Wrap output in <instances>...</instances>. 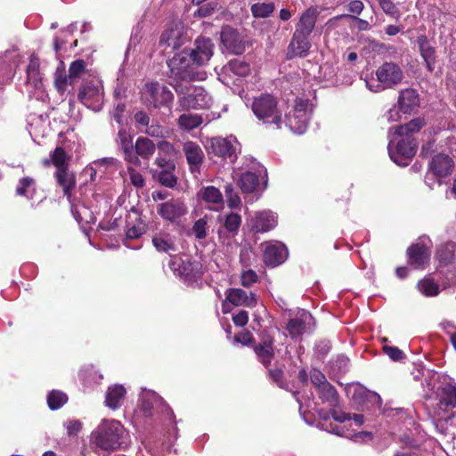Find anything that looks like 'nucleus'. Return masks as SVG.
<instances>
[{"instance_id":"4468645a","label":"nucleus","mask_w":456,"mask_h":456,"mask_svg":"<svg viewBox=\"0 0 456 456\" xmlns=\"http://www.w3.org/2000/svg\"><path fill=\"white\" fill-rule=\"evenodd\" d=\"M169 265L174 273L188 284L196 282L203 273L202 265L199 261L172 260Z\"/></svg>"},{"instance_id":"dca6fc26","label":"nucleus","mask_w":456,"mask_h":456,"mask_svg":"<svg viewBox=\"0 0 456 456\" xmlns=\"http://www.w3.org/2000/svg\"><path fill=\"white\" fill-rule=\"evenodd\" d=\"M250 161L249 169L241 173L238 180V185L244 192L254 191L259 185L260 177L264 178L266 175V170L261 164L255 159Z\"/></svg>"},{"instance_id":"c756f323","label":"nucleus","mask_w":456,"mask_h":456,"mask_svg":"<svg viewBox=\"0 0 456 456\" xmlns=\"http://www.w3.org/2000/svg\"><path fill=\"white\" fill-rule=\"evenodd\" d=\"M226 300L234 305L253 307L256 304V295L252 292L247 293L241 289H229L226 291Z\"/></svg>"},{"instance_id":"5701e85b","label":"nucleus","mask_w":456,"mask_h":456,"mask_svg":"<svg viewBox=\"0 0 456 456\" xmlns=\"http://www.w3.org/2000/svg\"><path fill=\"white\" fill-rule=\"evenodd\" d=\"M309 36L294 31L287 49V58L305 57L311 48Z\"/></svg>"},{"instance_id":"c9c22d12","label":"nucleus","mask_w":456,"mask_h":456,"mask_svg":"<svg viewBox=\"0 0 456 456\" xmlns=\"http://www.w3.org/2000/svg\"><path fill=\"white\" fill-rule=\"evenodd\" d=\"M55 178L60 186L62 187L64 195L67 196L69 201H71V191L75 187V176L68 168L60 169L55 171Z\"/></svg>"},{"instance_id":"6e6552de","label":"nucleus","mask_w":456,"mask_h":456,"mask_svg":"<svg viewBox=\"0 0 456 456\" xmlns=\"http://www.w3.org/2000/svg\"><path fill=\"white\" fill-rule=\"evenodd\" d=\"M392 131L393 128H389L388 135L390 137V141L387 146L389 157L396 165L405 167L415 155L418 143L412 137L402 136L395 145H394L395 135H392Z\"/></svg>"},{"instance_id":"f704fd0d","label":"nucleus","mask_w":456,"mask_h":456,"mask_svg":"<svg viewBox=\"0 0 456 456\" xmlns=\"http://www.w3.org/2000/svg\"><path fill=\"white\" fill-rule=\"evenodd\" d=\"M417 44L423 58L426 66L429 71H433L436 63V51L435 48L429 44L428 37L421 35L417 38Z\"/></svg>"},{"instance_id":"0e129e2a","label":"nucleus","mask_w":456,"mask_h":456,"mask_svg":"<svg viewBox=\"0 0 456 456\" xmlns=\"http://www.w3.org/2000/svg\"><path fill=\"white\" fill-rule=\"evenodd\" d=\"M257 275L253 270H247L242 272L240 275V283L243 287H250L257 281Z\"/></svg>"},{"instance_id":"f8f14e48","label":"nucleus","mask_w":456,"mask_h":456,"mask_svg":"<svg viewBox=\"0 0 456 456\" xmlns=\"http://www.w3.org/2000/svg\"><path fill=\"white\" fill-rule=\"evenodd\" d=\"M187 41L184 28L180 20H173L167 24L159 38V45L165 50L170 48L172 51L178 49Z\"/></svg>"},{"instance_id":"69168bd1","label":"nucleus","mask_w":456,"mask_h":456,"mask_svg":"<svg viewBox=\"0 0 456 456\" xmlns=\"http://www.w3.org/2000/svg\"><path fill=\"white\" fill-rule=\"evenodd\" d=\"M67 434L71 436H77L82 429V423L78 419H68L64 423Z\"/></svg>"},{"instance_id":"de8ad7c7","label":"nucleus","mask_w":456,"mask_h":456,"mask_svg":"<svg viewBox=\"0 0 456 456\" xmlns=\"http://www.w3.org/2000/svg\"><path fill=\"white\" fill-rule=\"evenodd\" d=\"M417 288L425 297H436L440 291L438 284L430 277H425L419 281Z\"/></svg>"},{"instance_id":"09e8293b","label":"nucleus","mask_w":456,"mask_h":456,"mask_svg":"<svg viewBox=\"0 0 456 456\" xmlns=\"http://www.w3.org/2000/svg\"><path fill=\"white\" fill-rule=\"evenodd\" d=\"M175 170H159L153 174L154 178L163 186L174 188L177 183V178L174 174Z\"/></svg>"},{"instance_id":"f257e3e1","label":"nucleus","mask_w":456,"mask_h":456,"mask_svg":"<svg viewBox=\"0 0 456 456\" xmlns=\"http://www.w3.org/2000/svg\"><path fill=\"white\" fill-rule=\"evenodd\" d=\"M91 444L95 449L114 451L126 447L130 436L120 421L104 419L92 432Z\"/></svg>"},{"instance_id":"a878e982","label":"nucleus","mask_w":456,"mask_h":456,"mask_svg":"<svg viewBox=\"0 0 456 456\" xmlns=\"http://www.w3.org/2000/svg\"><path fill=\"white\" fill-rule=\"evenodd\" d=\"M183 151L191 172L193 174L200 173V168L204 159V153L200 146L196 142H187L183 143Z\"/></svg>"},{"instance_id":"2eb2a0df","label":"nucleus","mask_w":456,"mask_h":456,"mask_svg":"<svg viewBox=\"0 0 456 456\" xmlns=\"http://www.w3.org/2000/svg\"><path fill=\"white\" fill-rule=\"evenodd\" d=\"M240 142L231 135L226 138L216 137L210 140L209 149L215 155L234 162L240 151Z\"/></svg>"},{"instance_id":"4be33fe9","label":"nucleus","mask_w":456,"mask_h":456,"mask_svg":"<svg viewBox=\"0 0 456 456\" xmlns=\"http://www.w3.org/2000/svg\"><path fill=\"white\" fill-rule=\"evenodd\" d=\"M151 242L159 253L171 255L176 250L175 238L167 229H156L151 235Z\"/></svg>"},{"instance_id":"a19ab883","label":"nucleus","mask_w":456,"mask_h":456,"mask_svg":"<svg viewBox=\"0 0 456 456\" xmlns=\"http://www.w3.org/2000/svg\"><path fill=\"white\" fill-rule=\"evenodd\" d=\"M319 399L330 407H336L338 403V395L335 387L330 383L324 384L314 391Z\"/></svg>"},{"instance_id":"37998d69","label":"nucleus","mask_w":456,"mask_h":456,"mask_svg":"<svg viewBox=\"0 0 456 456\" xmlns=\"http://www.w3.org/2000/svg\"><path fill=\"white\" fill-rule=\"evenodd\" d=\"M69 156L61 147H57L55 150L50 154V159H45L44 161L45 165H49L51 162L55 167L56 170L68 168Z\"/></svg>"},{"instance_id":"6e6d98bb","label":"nucleus","mask_w":456,"mask_h":456,"mask_svg":"<svg viewBox=\"0 0 456 456\" xmlns=\"http://www.w3.org/2000/svg\"><path fill=\"white\" fill-rule=\"evenodd\" d=\"M236 233H230L227 230L222 226L217 229V239L218 242L225 247H231L235 240Z\"/></svg>"},{"instance_id":"e2e57ef3","label":"nucleus","mask_w":456,"mask_h":456,"mask_svg":"<svg viewBox=\"0 0 456 456\" xmlns=\"http://www.w3.org/2000/svg\"><path fill=\"white\" fill-rule=\"evenodd\" d=\"M342 18H351V19H353L356 22V28L360 31H366V30L370 29L371 26H370V24L367 20L360 19V18H358L357 16H354V15L341 14V15H338V16L334 17L333 20H339V19H342ZM331 20H332V19L330 20V21H331Z\"/></svg>"},{"instance_id":"ea45409f","label":"nucleus","mask_w":456,"mask_h":456,"mask_svg":"<svg viewBox=\"0 0 456 456\" xmlns=\"http://www.w3.org/2000/svg\"><path fill=\"white\" fill-rule=\"evenodd\" d=\"M424 126L425 121L423 118H414L404 125L393 128L394 135L412 137V134L419 132Z\"/></svg>"},{"instance_id":"0eeeda50","label":"nucleus","mask_w":456,"mask_h":456,"mask_svg":"<svg viewBox=\"0 0 456 456\" xmlns=\"http://www.w3.org/2000/svg\"><path fill=\"white\" fill-rule=\"evenodd\" d=\"M169 79L174 83H185L187 81L201 80L203 74L194 70L192 61L188 52L175 55L168 62Z\"/></svg>"},{"instance_id":"a211bd4d","label":"nucleus","mask_w":456,"mask_h":456,"mask_svg":"<svg viewBox=\"0 0 456 456\" xmlns=\"http://www.w3.org/2000/svg\"><path fill=\"white\" fill-rule=\"evenodd\" d=\"M214 44L211 39L200 37L195 41V48L189 52L192 63L203 66L208 62L213 55Z\"/></svg>"},{"instance_id":"13d9d810","label":"nucleus","mask_w":456,"mask_h":456,"mask_svg":"<svg viewBox=\"0 0 456 456\" xmlns=\"http://www.w3.org/2000/svg\"><path fill=\"white\" fill-rule=\"evenodd\" d=\"M46 121V118H44L42 116H31L29 120V134L35 136H38L40 134H42V136H44V130L41 131L39 125L45 124Z\"/></svg>"},{"instance_id":"72a5a7b5","label":"nucleus","mask_w":456,"mask_h":456,"mask_svg":"<svg viewBox=\"0 0 456 456\" xmlns=\"http://www.w3.org/2000/svg\"><path fill=\"white\" fill-rule=\"evenodd\" d=\"M126 394V390L122 385L115 384L109 387L105 394V405L111 410L120 408Z\"/></svg>"},{"instance_id":"cd10ccee","label":"nucleus","mask_w":456,"mask_h":456,"mask_svg":"<svg viewBox=\"0 0 456 456\" xmlns=\"http://www.w3.org/2000/svg\"><path fill=\"white\" fill-rule=\"evenodd\" d=\"M78 377L84 387L89 390L94 389L103 379V375L94 365L83 366Z\"/></svg>"},{"instance_id":"2f4dec72","label":"nucleus","mask_w":456,"mask_h":456,"mask_svg":"<svg viewBox=\"0 0 456 456\" xmlns=\"http://www.w3.org/2000/svg\"><path fill=\"white\" fill-rule=\"evenodd\" d=\"M118 142L123 151L125 160L136 167L142 165L141 159H137L133 153V142L130 134L125 130L120 129L118 133Z\"/></svg>"},{"instance_id":"79ce46f5","label":"nucleus","mask_w":456,"mask_h":456,"mask_svg":"<svg viewBox=\"0 0 456 456\" xmlns=\"http://www.w3.org/2000/svg\"><path fill=\"white\" fill-rule=\"evenodd\" d=\"M273 340L267 339L263 341L254 347V351L258 358V360L265 366L270 364L272 359L273 358Z\"/></svg>"},{"instance_id":"473e14b6","label":"nucleus","mask_w":456,"mask_h":456,"mask_svg":"<svg viewBox=\"0 0 456 456\" xmlns=\"http://www.w3.org/2000/svg\"><path fill=\"white\" fill-rule=\"evenodd\" d=\"M198 197L206 203L213 204V207H209L212 210H218L224 205L222 192L218 188L212 185L202 187L198 192Z\"/></svg>"},{"instance_id":"bb28decb","label":"nucleus","mask_w":456,"mask_h":456,"mask_svg":"<svg viewBox=\"0 0 456 456\" xmlns=\"http://www.w3.org/2000/svg\"><path fill=\"white\" fill-rule=\"evenodd\" d=\"M320 14L317 6H311L307 8L301 15L296 24L295 31L310 36L315 28L317 18Z\"/></svg>"},{"instance_id":"a18cd8bd","label":"nucleus","mask_w":456,"mask_h":456,"mask_svg":"<svg viewBox=\"0 0 456 456\" xmlns=\"http://www.w3.org/2000/svg\"><path fill=\"white\" fill-rule=\"evenodd\" d=\"M456 244L453 242H446L439 246L436 250V258L440 264L446 265L454 258Z\"/></svg>"},{"instance_id":"58836bf2","label":"nucleus","mask_w":456,"mask_h":456,"mask_svg":"<svg viewBox=\"0 0 456 456\" xmlns=\"http://www.w3.org/2000/svg\"><path fill=\"white\" fill-rule=\"evenodd\" d=\"M39 59L31 55L27 67V84L38 89L42 85V76L39 70Z\"/></svg>"},{"instance_id":"9b49d317","label":"nucleus","mask_w":456,"mask_h":456,"mask_svg":"<svg viewBox=\"0 0 456 456\" xmlns=\"http://www.w3.org/2000/svg\"><path fill=\"white\" fill-rule=\"evenodd\" d=\"M79 101L88 109L99 111L103 103V92L102 81L94 77L82 86L78 94Z\"/></svg>"},{"instance_id":"4c0bfd02","label":"nucleus","mask_w":456,"mask_h":456,"mask_svg":"<svg viewBox=\"0 0 456 456\" xmlns=\"http://www.w3.org/2000/svg\"><path fill=\"white\" fill-rule=\"evenodd\" d=\"M156 151V145L154 142L146 137H139L135 141L133 146V153L137 159L140 158L143 159H149L152 157Z\"/></svg>"},{"instance_id":"7ed1b4c3","label":"nucleus","mask_w":456,"mask_h":456,"mask_svg":"<svg viewBox=\"0 0 456 456\" xmlns=\"http://www.w3.org/2000/svg\"><path fill=\"white\" fill-rule=\"evenodd\" d=\"M179 95L178 105L182 110L206 109L212 103V97L202 86L185 83L170 82Z\"/></svg>"},{"instance_id":"7c9ffc66","label":"nucleus","mask_w":456,"mask_h":456,"mask_svg":"<svg viewBox=\"0 0 456 456\" xmlns=\"http://www.w3.org/2000/svg\"><path fill=\"white\" fill-rule=\"evenodd\" d=\"M70 203L71 213L79 224H91L96 221L95 215L92 209L86 206L83 202H77L75 199H72Z\"/></svg>"},{"instance_id":"680f3d73","label":"nucleus","mask_w":456,"mask_h":456,"mask_svg":"<svg viewBox=\"0 0 456 456\" xmlns=\"http://www.w3.org/2000/svg\"><path fill=\"white\" fill-rule=\"evenodd\" d=\"M310 379L312 384L314 385V391L320 388L324 384H328L326 377L320 370L314 369L310 372Z\"/></svg>"},{"instance_id":"338daca9","label":"nucleus","mask_w":456,"mask_h":456,"mask_svg":"<svg viewBox=\"0 0 456 456\" xmlns=\"http://www.w3.org/2000/svg\"><path fill=\"white\" fill-rule=\"evenodd\" d=\"M157 147L159 149V154L163 153L168 157H175L177 155L176 150L169 142L164 140L160 141L158 142Z\"/></svg>"},{"instance_id":"aec40b11","label":"nucleus","mask_w":456,"mask_h":456,"mask_svg":"<svg viewBox=\"0 0 456 456\" xmlns=\"http://www.w3.org/2000/svg\"><path fill=\"white\" fill-rule=\"evenodd\" d=\"M250 69L248 63L240 60H232L222 69V82L226 86H230L233 77H237L234 80H238L249 74ZM235 84V81H232Z\"/></svg>"},{"instance_id":"393cba45","label":"nucleus","mask_w":456,"mask_h":456,"mask_svg":"<svg viewBox=\"0 0 456 456\" xmlns=\"http://www.w3.org/2000/svg\"><path fill=\"white\" fill-rule=\"evenodd\" d=\"M288 257V248L281 242L268 244L264 251V260L268 266H277Z\"/></svg>"},{"instance_id":"f03ea898","label":"nucleus","mask_w":456,"mask_h":456,"mask_svg":"<svg viewBox=\"0 0 456 456\" xmlns=\"http://www.w3.org/2000/svg\"><path fill=\"white\" fill-rule=\"evenodd\" d=\"M437 403L433 406L432 422L436 428L445 435L446 424L456 413V386L451 382L444 383L436 387Z\"/></svg>"},{"instance_id":"423d86ee","label":"nucleus","mask_w":456,"mask_h":456,"mask_svg":"<svg viewBox=\"0 0 456 456\" xmlns=\"http://www.w3.org/2000/svg\"><path fill=\"white\" fill-rule=\"evenodd\" d=\"M376 77V79L365 78V86L370 91L379 93L400 84L403 78V72L399 65L385 62L377 69Z\"/></svg>"},{"instance_id":"49530a36","label":"nucleus","mask_w":456,"mask_h":456,"mask_svg":"<svg viewBox=\"0 0 456 456\" xmlns=\"http://www.w3.org/2000/svg\"><path fill=\"white\" fill-rule=\"evenodd\" d=\"M220 226L225 228L230 233L238 234L239 229L241 225V217L239 214L230 213L225 215L224 218H218Z\"/></svg>"},{"instance_id":"6ab92c4d","label":"nucleus","mask_w":456,"mask_h":456,"mask_svg":"<svg viewBox=\"0 0 456 456\" xmlns=\"http://www.w3.org/2000/svg\"><path fill=\"white\" fill-rule=\"evenodd\" d=\"M312 322L313 316L308 311L303 309L298 310L297 314L289 320L286 330L291 338H297L305 332Z\"/></svg>"},{"instance_id":"412c9836","label":"nucleus","mask_w":456,"mask_h":456,"mask_svg":"<svg viewBox=\"0 0 456 456\" xmlns=\"http://www.w3.org/2000/svg\"><path fill=\"white\" fill-rule=\"evenodd\" d=\"M221 42L223 47L230 53L241 54L245 51L244 43L239 33L230 26L223 27Z\"/></svg>"},{"instance_id":"603ef678","label":"nucleus","mask_w":456,"mask_h":456,"mask_svg":"<svg viewBox=\"0 0 456 456\" xmlns=\"http://www.w3.org/2000/svg\"><path fill=\"white\" fill-rule=\"evenodd\" d=\"M68 401V396L63 392L53 390L47 396V403L51 410H58Z\"/></svg>"},{"instance_id":"b1692460","label":"nucleus","mask_w":456,"mask_h":456,"mask_svg":"<svg viewBox=\"0 0 456 456\" xmlns=\"http://www.w3.org/2000/svg\"><path fill=\"white\" fill-rule=\"evenodd\" d=\"M277 215L271 210L256 212L251 219L252 229L256 232H266L276 227Z\"/></svg>"},{"instance_id":"39448f33","label":"nucleus","mask_w":456,"mask_h":456,"mask_svg":"<svg viewBox=\"0 0 456 456\" xmlns=\"http://www.w3.org/2000/svg\"><path fill=\"white\" fill-rule=\"evenodd\" d=\"M135 414L138 417L150 418L155 414H161L165 419L173 423L174 413L169 407L157 393L152 390L142 389L138 401Z\"/></svg>"},{"instance_id":"c03bdc74","label":"nucleus","mask_w":456,"mask_h":456,"mask_svg":"<svg viewBox=\"0 0 456 456\" xmlns=\"http://www.w3.org/2000/svg\"><path fill=\"white\" fill-rule=\"evenodd\" d=\"M36 193V183L33 178L26 176L21 178L16 187V194L32 200Z\"/></svg>"},{"instance_id":"774afa93","label":"nucleus","mask_w":456,"mask_h":456,"mask_svg":"<svg viewBox=\"0 0 456 456\" xmlns=\"http://www.w3.org/2000/svg\"><path fill=\"white\" fill-rule=\"evenodd\" d=\"M401 112L403 111L400 109V106L394 105L388 110L384 117L389 123L398 122L402 118Z\"/></svg>"},{"instance_id":"052dcab7","label":"nucleus","mask_w":456,"mask_h":456,"mask_svg":"<svg viewBox=\"0 0 456 456\" xmlns=\"http://www.w3.org/2000/svg\"><path fill=\"white\" fill-rule=\"evenodd\" d=\"M383 351L394 362H400L405 358L404 353L396 346L385 345Z\"/></svg>"},{"instance_id":"864d4df0","label":"nucleus","mask_w":456,"mask_h":456,"mask_svg":"<svg viewBox=\"0 0 456 456\" xmlns=\"http://www.w3.org/2000/svg\"><path fill=\"white\" fill-rule=\"evenodd\" d=\"M86 69V62L83 60H77L73 61L69 69V84H74L75 79L79 77Z\"/></svg>"},{"instance_id":"3c124183","label":"nucleus","mask_w":456,"mask_h":456,"mask_svg":"<svg viewBox=\"0 0 456 456\" xmlns=\"http://www.w3.org/2000/svg\"><path fill=\"white\" fill-rule=\"evenodd\" d=\"M274 11V4L268 3H256L251 5V12L255 18H266L270 16Z\"/></svg>"},{"instance_id":"5fc2aeb1","label":"nucleus","mask_w":456,"mask_h":456,"mask_svg":"<svg viewBox=\"0 0 456 456\" xmlns=\"http://www.w3.org/2000/svg\"><path fill=\"white\" fill-rule=\"evenodd\" d=\"M382 11L395 18V20H399L401 17V12L397 6L392 2V0H378Z\"/></svg>"},{"instance_id":"1a4fd4ad","label":"nucleus","mask_w":456,"mask_h":456,"mask_svg":"<svg viewBox=\"0 0 456 456\" xmlns=\"http://www.w3.org/2000/svg\"><path fill=\"white\" fill-rule=\"evenodd\" d=\"M313 112L308 99L297 98L293 109L286 115V126L295 134H302L306 131Z\"/></svg>"},{"instance_id":"20e7f679","label":"nucleus","mask_w":456,"mask_h":456,"mask_svg":"<svg viewBox=\"0 0 456 456\" xmlns=\"http://www.w3.org/2000/svg\"><path fill=\"white\" fill-rule=\"evenodd\" d=\"M251 110L263 125L281 129L283 123L282 110L277 99L269 94H262L253 99Z\"/></svg>"},{"instance_id":"f3484780","label":"nucleus","mask_w":456,"mask_h":456,"mask_svg":"<svg viewBox=\"0 0 456 456\" xmlns=\"http://www.w3.org/2000/svg\"><path fill=\"white\" fill-rule=\"evenodd\" d=\"M157 213L163 219L175 223L187 213V208L183 200L172 199L159 204Z\"/></svg>"},{"instance_id":"bf43d9fd","label":"nucleus","mask_w":456,"mask_h":456,"mask_svg":"<svg viewBox=\"0 0 456 456\" xmlns=\"http://www.w3.org/2000/svg\"><path fill=\"white\" fill-rule=\"evenodd\" d=\"M207 225L208 222L206 218H200L194 223L192 232L197 239L202 240L207 237Z\"/></svg>"},{"instance_id":"ddd939ff","label":"nucleus","mask_w":456,"mask_h":456,"mask_svg":"<svg viewBox=\"0 0 456 456\" xmlns=\"http://www.w3.org/2000/svg\"><path fill=\"white\" fill-rule=\"evenodd\" d=\"M431 246L428 237H419L418 242L408 248V263L414 269H423L429 261Z\"/></svg>"},{"instance_id":"c85d7f7f","label":"nucleus","mask_w":456,"mask_h":456,"mask_svg":"<svg viewBox=\"0 0 456 456\" xmlns=\"http://www.w3.org/2000/svg\"><path fill=\"white\" fill-rule=\"evenodd\" d=\"M453 166V160L448 155L437 154L432 159L429 169L436 177H444L452 172Z\"/></svg>"},{"instance_id":"4d7b16f0","label":"nucleus","mask_w":456,"mask_h":456,"mask_svg":"<svg viewBox=\"0 0 456 456\" xmlns=\"http://www.w3.org/2000/svg\"><path fill=\"white\" fill-rule=\"evenodd\" d=\"M127 173L130 183L136 188H143L145 186V179L143 175L132 167H127Z\"/></svg>"},{"instance_id":"8fccbe9b","label":"nucleus","mask_w":456,"mask_h":456,"mask_svg":"<svg viewBox=\"0 0 456 456\" xmlns=\"http://www.w3.org/2000/svg\"><path fill=\"white\" fill-rule=\"evenodd\" d=\"M201 116L198 114H183L178 118L179 126L186 130H192L197 128L202 123Z\"/></svg>"},{"instance_id":"e433bc0d","label":"nucleus","mask_w":456,"mask_h":456,"mask_svg":"<svg viewBox=\"0 0 456 456\" xmlns=\"http://www.w3.org/2000/svg\"><path fill=\"white\" fill-rule=\"evenodd\" d=\"M419 99L416 90L407 88L403 90L398 97V105L403 113L411 112L416 106L419 105Z\"/></svg>"},{"instance_id":"9d476101","label":"nucleus","mask_w":456,"mask_h":456,"mask_svg":"<svg viewBox=\"0 0 456 456\" xmlns=\"http://www.w3.org/2000/svg\"><path fill=\"white\" fill-rule=\"evenodd\" d=\"M142 99L148 106L159 108L168 106L174 99L173 93L158 82L146 83L141 91Z\"/></svg>"}]
</instances>
